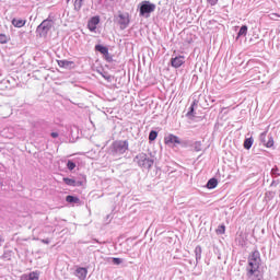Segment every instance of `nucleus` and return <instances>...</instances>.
<instances>
[{"label":"nucleus","mask_w":280,"mask_h":280,"mask_svg":"<svg viewBox=\"0 0 280 280\" xmlns=\"http://www.w3.org/2000/svg\"><path fill=\"white\" fill-rule=\"evenodd\" d=\"M156 10V4L150 1H142L140 5V16H145V14H152Z\"/></svg>","instance_id":"20e7f679"},{"label":"nucleus","mask_w":280,"mask_h":280,"mask_svg":"<svg viewBox=\"0 0 280 280\" xmlns=\"http://www.w3.org/2000/svg\"><path fill=\"white\" fill-rule=\"evenodd\" d=\"M63 183H66V185H68L69 187H82V185H84L83 182H75V179L69 177H65Z\"/></svg>","instance_id":"9b49d317"},{"label":"nucleus","mask_w":280,"mask_h":280,"mask_svg":"<svg viewBox=\"0 0 280 280\" xmlns=\"http://www.w3.org/2000/svg\"><path fill=\"white\" fill-rule=\"evenodd\" d=\"M95 49H96V51H100V54L105 56L106 60H110V54H108V47L102 46V45H96Z\"/></svg>","instance_id":"9d476101"},{"label":"nucleus","mask_w":280,"mask_h":280,"mask_svg":"<svg viewBox=\"0 0 280 280\" xmlns=\"http://www.w3.org/2000/svg\"><path fill=\"white\" fill-rule=\"evenodd\" d=\"M25 23H27V20H23V19H13L12 20V25L14 27H25Z\"/></svg>","instance_id":"2eb2a0df"},{"label":"nucleus","mask_w":280,"mask_h":280,"mask_svg":"<svg viewBox=\"0 0 280 280\" xmlns=\"http://www.w3.org/2000/svg\"><path fill=\"white\" fill-rule=\"evenodd\" d=\"M86 275H89V270L84 267H79L75 270V277H78V279H80V280L86 279Z\"/></svg>","instance_id":"f8f14e48"},{"label":"nucleus","mask_w":280,"mask_h":280,"mask_svg":"<svg viewBox=\"0 0 280 280\" xmlns=\"http://www.w3.org/2000/svg\"><path fill=\"white\" fill-rule=\"evenodd\" d=\"M39 277H40V275L38 273V271H33V272L28 273L27 280H38Z\"/></svg>","instance_id":"412c9836"},{"label":"nucleus","mask_w":280,"mask_h":280,"mask_svg":"<svg viewBox=\"0 0 280 280\" xmlns=\"http://www.w3.org/2000/svg\"><path fill=\"white\" fill-rule=\"evenodd\" d=\"M207 187L208 189H215V187H218V179L215 178L209 179L207 183Z\"/></svg>","instance_id":"f3484780"},{"label":"nucleus","mask_w":280,"mask_h":280,"mask_svg":"<svg viewBox=\"0 0 280 280\" xmlns=\"http://www.w3.org/2000/svg\"><path fill=\"white\" fill-rule=\"evenodd\" d=\"M50 136L52 137V139H58V132H51Z\"/></svg>","instance_id":"c756f323"},{"label":"nucleus","mask_w":280,"mask_h":280,"mask_svg":"<svg viewBox=\"0 0 280 280\" xmlns=\"http://www.w3.org/2000/svg\"><path fill=\"white\" fill-rule=\"evenodd\" d=\"M66 202H69L70 205H71V203L80 205V198L74 197V196H71V195H68V196L66 197Z\"/></svg>","instance_id":"dca6fc26"},{"label":"nucleus","mask_w":280,"mask_h":280,"mask_svg":"<svg viewBox=\"0 0 280 280\" xmlns=\"http://www.w3.org/2000/svg\"><path fill=\"white\" fill-rule=\"evenodd\" d=\"M7 43H10V35L0 34V45H7Z\"/></svg>","instance_id":"a211bd4d"},{"label":"nucleus","mask_w":280,"mask_h":280,"mask_svg":"<svg viewBox=\"0 0 280 280\" xmlns=\"http://www.w3.org/2000/svg\"><path fill=\"white\" fill-rule=\"evenodd\" d=\"M71 0H67V3H69Z\"/></svg>","instance_id":"473e14b6"},{"label":"nucleus","mask_w":280,"mask_h":280,"mask_svg":"<svg viewBox=\"0 0 280 280\" xmlns=\"http://www.w3.org/2000/svg\"><path fill=\"white\" fill-rule=\"evenodd\" d=\"M244 148H245V150H250V148H253V139L252 138L245 139Z\"/></svg>","instance_id":"aec40b11"},{"label":"nucleus","mask_w":280,"mask_h":280,"mask_svg":"<svg viewBox=\"0 0 280 280\" xmlns=\"http://www.w3.org/2000/svg\"><path fill=\"white\" fill-rule=\"evenodd\" d=\"M217 233L219 235H224V233H226V226L225 225H219L217 229Z\"/></svg>","instance_id":"b1692460"},{"label":"nucleus","mask_w":280,"mask_h":280,"mask_svg":"<svg viewBox=\"0 0 280 280\" xmlns=\"http://www.w3.org/2000/svg\"><path fill=\"white\" fill-rule=\"evenodd\" d=\"M278 170L277 168H272L271 170V174H277Z\"/></svg>","instance_id":"7c9ffc66"},{"label":"nucleus","mask_w":280,"mask_h":280,"mask_svg":"<svg viewBox=\"0 0 280 280\" xmlns=\"http://www.w3.org/2000/svg\"><path fill=\"white\" fill-rule=\"evenodd\" d=\"M159 137V132L152 130L150 133H149V141H156V138Z\"/></svg>","instance_id":"5701e85b"},{"label":"nucleus","mask_w":280,"mask_h":280,"mask_svg":"<svg viewBox=\"0 0 280 280\" xmlns=\"http://www.w3.org/2000/svg\"><path fill=\"white\" fill-rule=\"evenodd\" d=\"M67 167H68V170L73 171V170H75V164L72 161H68Z\"/></svg>","instance_id":"a878e982"},{"label":"nucleus","mask_w":280,"mask_h":280,"mask_svg":"<svg viewBox=\"0 0 280 280\" xmlns=\"http://www.w3.org/2000/svg\"><path fill=\"white\" fill-rule=\"evenodd\" d=\"M117 23L120 26V30H126V27H128V25H130V13L128 12H118V16H117Z\"/></svg>","instance_id":"7ed1b4c3"},{"label":"nucleus","mask_w":280,"mask_h":280,"mask_svg":"<svg viewBox=\"0 0 280 280\" xmlns=\"http://www.w3.org/2000/svg\"><path fill=\"white\" fill-rule=\"evenodd\" d=\"M259 266H261V255L259 250H254L248 256V264H247V277H259Z\"/></svg>","instance_id":"f257e3e1"},{"label":"nucleus","mask_w":280,"mask_h":280,"mask_svg":"<svg viewBox=\"0 0 280 280\" xmlns=\"http://www.w3.org/2000/svg\"><path fill=\"white\" fill-rule=\"evenodd\" d=\"M171 65L174 69H178L185 65V56H178L171 59Z\"/></svg>","instance_id":"1a4fd4ad"},{"label":"nucleus","mask_w":280,"mask_h":280,"mask_svg":"<svg viewBox=\"0 0 280 280\" xmlns=\"http://www.w3.org/2000/svg\"><path fill=\"white\" fill-rule=\"evenodd\" d=\"M113 148L116 153L124 154V152L128 151V141H115Z\"/></svg>","instance_id":"423d86ee"},{"label":"nucleus","mask_w":280,"mask_h":280,"mask_svg":"<svg viewBox=\"0 0 280 280\" xmlns=\"http://www.w3.org/2000/svg\"><path fill=\"white\" fill-rule=\"evenodd\" d=\"M194 150H195V152H202V142H200V141L195 142Z\"/></svg>","instance_id":"4be33fe9"},{"label":"nucleus","mask_w":280,"mask_h":280,"mask_svg":"<svg viewBox=\"0 0 280 280\" xmlns=\"http://www.w3.org/2000/svg\"><path fill=\"white\" fill-rule=\"evenodd\" d=\"M44 244H49V241H43Z\"/></svg>","instance_id":"2f4dec72"},{"label":"nucleus","mask_w":280,"mask_h":280,"mask_svg":"<svg viewBox=\"0 0 280 280\" xmlns=\"http://www.w3.org/2000/svg\"><path fill=\"white\" fill-rule=\"evenodd\" d=\"M136 161L140 167H145L147 170H150V167L154 165V160L148 158V154L145 153L138 154Z\"/></svg>","instance_id":"f03ea898"},{"label":"nucleus","mask_w":280,"mask_h":280,"mask_svg":"<svg viewBox=\"0 0 280 280\" xmlns=\"http://www.w3.org/2000/svg\"><path fill=\"white\" fill-rule=\"evenodd\" d=\"M165 145H180V138L177 136H174L173 133H170L164 138Z\"/></svg>","instance_id":"0eeeda50"},{"label":"nucleus","mask_w":280,"mask_h":280,"mask_svg":"<svg viewBox=\"0 0 280 280\" xmlns=\"http://www.w3.org/2000/svg\"><path fill=\"white\" fill-rule=\"evenodd\" d=\"M113 264H115L116 266H119V264H121V259L120 258H113Z\"/></svg>","instance_id":"bb28decb"},{"label":"nucleus","mask_w":280,"mask_h":280,"mask_svg":"<svg viewBox=\"0 0 280 280\" xmlns=\"http://www.w3.org/2000/svg\"><path fill=\"white\" fill-rule=\"evenodd\" d=\"M97 25H100V15L93 16L88 22V30L90 32H95L97 30Z\"/></svg>","instance_id":"6e6552de"},{"label":"nucleus","mask_w":280,"mask_h":280,"mask_svg":"<svg viewBox=\"0 0 280 280\" xmlns=\"http://www.w3.org/2000/svg\"><path fill=\"white\" fill-rule=\"evenodd\" d=\"M84 0H75L74 1V10H77V11H80V10H82V2H83Z\"/></svg>","instance_id":"393cba45"},{"label":"nucleus","mask_w":280,"mask_h":280,"mask_svg":"<svg viewBox=\"0 0 280 280\" xmlns=\"http://www.w3.org/2000/svg\"><path fill=\"white\" fill-rule=\"evenodd\" d=\"M266 131L260 135V141L264 142L266 148H272V145H275V139L272 137H269V140L266 142Z\"/></svg>","instance_id":"ddd939ff"},{"label":"nucleus","mask_w":280,"mask_h":280,"mask_svg":"<svg viewBox=\"0 0 280 280\" xmlns=\"http://www.w3.org/2000/svg\"><path fill=\"white\" fill-rule=\"evenodd\" d=\"M58 67L61 69H71L73 67L74 62L69 60H57Z\"/></svg>","instance_id":"4468645a"},{"label":"nucleus","mask_w":280,"mask_h":280,"mask_svg":"<svg viewBox=\"0 0 280 280\" xmlns=\"http://www.w3.org/2000/svg\"><path fill=\"white\" fill-rule=\"evenodd\" d=\"M51 27H54V21L46 19L37 26V31L40 32V34L44 36H47Z\"/></svg>","instance_id":"39448f33"},{"label":"nucleus","mask_w":280,"mask_h":280,"mask_svg":"<svg viewBox=\"0 0 280 280\" xmlns=\"http://www.w3.org/2000/svg\"><path fill=\"white\" fill-rule=\"evenodd\" d=\"M194 106H196V102L191 104L188 115H194Z\"/></svg>","instance_id":"cd10ccee"},{"label":"nucleus","mask_w":280,"mask_h":280,"mask_svg":"<svg viewBox=\"0 0 280 280\" xmlns=\"http://www.w3.org/2000/svg\"><path fill=\"white\" fill-rule=\"evenodd\" d=\"M209 5H218V0H207Z\"/></svg>","instance_id":"c85d7f7f"},{"label":"nucleus","mask_w":280,"mask_h":280,"mask_svg":"<svg viewBox=\"0 0 280 280\" xmlns=\"http://www.w3.org/2000/svg\"><path fill=\"white\" fill-rule=\"evenodd\" d=\"M246 34H248V26L243 25L238 31L237 37L240 38V36H246Z\"/></svg>","instance_id":"6ab92c4d"}]
</instances>
